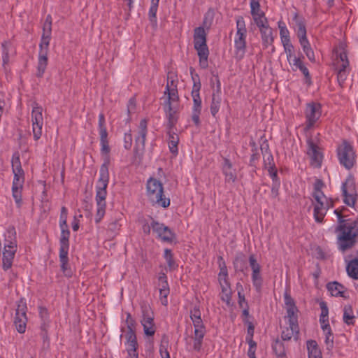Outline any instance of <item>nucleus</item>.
Listing matches in <instances>:
<instances>
[{"mask_svg": "<svg viewBox=\"0 0 358 358\" xmlns=\"http://www.w3.org/2000/svg\"><path fill=\"white\" fill-rule=\"evenodd\" d=\"M110 159L108 157L104 159L99 171V178L96 186L95 201L96 204V213L95 222L99 223L103 218L106 208L107 187L109 182L108 166Z\"/></svg>", "mask_w": 358, "mask_h": 358, "instance_id": "obj_1", "label": "nucleus"}, {"mask_svg": "<svg viewBox=\"0 0 358 358\" xmlns=\"http://www.w3.org/2000/svg\"><path fill=\"white\" fill-rule=\"evenodd\" d=\"M338 248L342 252L352 248L358 239V220L348 219L335 229Z\"/></svg>", "mask_w": 358, "mask_h": 358, "instance_id": "obj_2", "label": "nucleus"}, {"mask_svg": "<svg viewBox=\"0 0 358 358\" xmlns=\"http://www.w3.org/2000/svg\"><path fill=\"white\" fill-rule=\"evenodd\" d=\"M146 196L153 206L164 208L170 206L171 201L164 194L163 184L154 178H150L146 183Z\"/></svg>", "mask_w": 358, "mask_h": 358, "instance_id": "obj_3", "label": "nucleus"}, {"mask_svg": "<svg viewBox=\"0 0 358 358\" xmlns=\"http://www.w3.org/2000/svg\"><path fill=\"white\" fill-rule=\"evenodd\" d=\"M194 48L197 52L199 66L203 69L208 67L209 50L207 45V34L203 27L194 30Z\"/></svg>", "mask_w": 358, "mask_h": 358, "instance_id": "obj_4", "label": "nucleus"}, {"mask_svg": "<svg viewBox=\"0 0 358 358\" xmlns=\"http://www.w3.org/2000/svg\"><path fill=\"white\" fill-rule=\"evenodd\" d=\"M236 33L234 38V57L241 61L246 52L247 29L243 16L236 17Z\"/></svg>", "mask_w": 358, "mask_h": 358, "instance_id": "obj_5", "label": "nucleus"}, {"mask_svg": "<svg viewBox=\"0 0 358 358\" xmlns=\"http://www.w3.org/2000/svg\"><path fill=\"white\" fill-rule=\"evenodd\" d=\"M219 259L222 262L219 263L220 271L217 275L218 282L221 289L220 298L227 306H230L233 292L229 282L228 271L222 257H220Z\"/></svg>", "mask_w": 358, "mask_h": 358, "instance_id": "obj_6", "label": "nucleus"}, {"mask_svg": "<svg viewBox=\"0 0 358 358\" xmlns=\"http://www.w3.org/2000/svg\"><path fill=\"white\" fill-rule=\"evenodd\" d=\"M341 190L343 203L350 207L355 208L358 194L355 178L352 173H349L342 182Z\"/></svg>", "mask_w": 358, "mask_h": 358, "instance_id": "obj_7", "label": "nucleus"}, {"mask_svg": "<svg viewBox=\"0 0 358 358\" xmlns=\"http://www.w3.org/2000/svg\"><path fill=\"white\" fill-rule=\"evenodd\" d=\"M337 157L341 166L347 170L352 169L357 163V154L353 146L346 140H343L337 148Z\"/></svg>", "mask_w": 358, "mask_h": 358, "instance_id": "obj_8", "label": "nucleus"}, {"mask_svg": "<svg viewBox=\"0 0 358 358\" xmlns=\"http://www.w3.org/2000/svg\"><path fill=\"white\" fill-rule=\"evenodd\" d=\"M317 134L315 137H308L306 140V154L310 157V164L314 168H320L323 159L322 149L319 145V138Z\"/></svg>", "mask_w": 358, "mask_h": 358, "instance_id": "obj_9", "label": "nucleus"}, {"mask_svg": "<svg viewBox=\"0 0 358 358\" xmlns=\"http://www.w3.org/2000/svg\"><path fill=\"white\" fill-rule=\"evenodd\" d=\"M313 217L316 222L322 223L330 208L334 206V201L326 196L317 195L312 201Z\"/></svg>", "mask_w": 358, "mask_h": 358, "instance_id": "obj_10", "label": "nucleus"}, {"mask_svg": "<svg viewBox=\"0 0 358 358\" xmlns=\"http://www.w3.org/2000/svg\"><path fill=\"white\" fill-rule=\"evenodd\" d=\"M306 125L305 131L315 127L322 115V106L319 103L310 102L306 104L305 109Z\"/></svg>", "mask_w": 358, "mask_h": 358, "instance_id": "obj_11", "label": "nucleus"}, {"mask_svg": "<svg viewBox=\"0 0 358 358\" xmlns=\"http://www.w3.org/2000/svg\"><path fill=\"white\" fill-rule=\"evenodd\" d=\"M98 130L100 138L101 153L105 157H109L110 148L109 146L108 133L107 131L105 115L103 113L99 115Z\"/></svg>", "mask_w": 358, "mask_h": 358, "instance_id": "obj_12", "label": "nucleus"}, {"mask_svg": "<svg viewBox=\"0 0 358 358\" xmlns=\"http://www.w3.org/2000/svg\"><path fill=\"white\" fill-rule=\"evenodd\" d=\"M333 54L335 57L334 59L335 70L336 71L338 70L350 71V62L345 50V45L341 43L334 49Z\"/></svg>", "mask_w": 358, "mask_h": 358, "instance_id": "obj_13", "label": "nucleus"}, {"mask_svg": "<svg viewBox=\"0 0 358 358\" xmlns=\"http://www.w3.org/2000/svg\"><path fill=\"white\" fill-rule=\"evenodd\" d=\"M284 303L286 309L289 325H299L298 324V313L299 309L296 306L294 299L291 296L289 291L286 289L284 293Z\"/></svg>", "mask_w": 358, "mask_h": 358, "instance_id": "obj_14", "label": "nucleus"}, {"mask_svg": "<svg viewBox=\"0 0 358 358\" xmlns=\"http://www.w3.org/2000/svg\"><path fill=\"white\" fill-rule=\"evenodd\" d=\"M142 319L141 323L143 327V331L146 336H152L155 333L154 324V313L150 306L143 304L141 306Z\"/></svg>", "mask_w": 358, "mask_h": 358, "instance_id": "obj_15", "label": "nucleus"}, {"mask_svg": "<svg viewBox=\"0 0 358 358\" xmlns=\"http://www.w3.org/2000/svg\"><path fill=\"white\" fill-rule=\"evenodd\" d=\"M43 108L34 103L31 111L32 131L34 140H38L42 136L43 125Z\"/></svg>", "mask_w": 358, "mask_h": 358, "instance_id": "obj_16", "label": "nucleus"}, {"mask_svg": "<svg viewBox=\"0 0 358 358\" xmlns=\"http://www.w3.org/2000/svg\"><path fill=\"white\" fill-rule=\"evenodd\" d=\"M249 264L252 270L251 279L253 287L258 293H261L263 285V278L261 273V266L257 262L255 255L249 256Z\"/></svg>", "mask_w": 358, "mask_h": 358, "instance_id": "obj_17", "label": "nucleus"}, {"mask_svg": "<svg viewBox=\"0 0 358 358\" xmlns=\"http://www.w3.org/2000/svg\"><path fill=\"white\" fill-rule=\"evenodd\" d=\"M201 86V85L199 83L193 85L192 90V96L193 99L192 120L194 124L197 127H199L201 124L200 115L201 113V99L199 94Z\"/></svg>", "mask_w": 358, "mask_h": 358, "instance_id": "obj_18", "label": "nucleus"}, {"mask_svg": "<svg viewBox=\"0 0 358 358\" xmlns=\"http://www.w3.org/2000/svg\"><path fill=\"white\" fill-rule=\"evenodd\" d=\"M178 101H172L169 99H166L164 103V110L167 119L166 129H176V124L178 122V114L176 110V105Z\"/></svg>", "mask_w": 358, "mask_h": 358, "instance_id": "obj_19", "label": "nucleus"}, {"mask_svg": "<svg viewBox=\"0 0 358 358\" xmlns=\"http://www.w3.org/2000/svg\"><path fill=\"white\" fill-rule=\"evenodd\" d=\"M152 229L164 242L171 243L175 238V234L166 226L155 220L151 222Z\"/></svg>", "mask_w": 358, "mask_h": 358, "instance_id": "obj_20", "label": "nucleus"}, {"mask_svg": "<svg viewBox=\"0 0 358 358\" xmlns=\"http://www.w3.org/2000/svg\"><path fill=\"white\" fill-rule=\"evenodd\" d=\"M26 311V303L22 301H20L17 304V308L16 309L15 313V317L14 320L16 329L20 334L24 333L26 330V325L27 322Z\"/></svg>", "mask_w": 358, "mask_h": 358, "instance_id": "obj_21", "label": "nucleus"}, {"mask_svg": "<svg viewBox=\"0 0 358 358\" xmlns=\"http://www.w3.org/2000/svg\"><path fill=\"white\" fill-rule=\"evenodd\" d=\"M16 251L17 244L15 242L10 241L8 244L5 245L2 258L4 271L11 268Z\"/></svg>", "mask_w": 358, "mask_h": 358, "instance_id": "obj_22", "label": "nucleus"}, {"mask_svg": "<svg viewBox=\"0 0 358 358\" xmlns=\"http://www.w3.org/2000/svg\"><path fill=\"white\" fill-rule=\"evenodd\" d=\"M148 134V120L142 119L138 127L137 134L135 136L136 147L144 149L145 146V140Z\"/></svg>", "mask_w": 358, "mask_h": 358, "instance_id": "obj_23", "label": "nucleus"}, {"mask_svg": "<svg viewBox=\"0 0 358 358\" xmlns=\"http://www.w3.org/2000/svg\"><path fill=\"white\" fill-rule=\"evenodd\" d=\"M164 94L167 95L166 99L172 101H178L179 96L177 89V80L168 76Z\"/></svg>", "mask_w": 358, "mask_h": 358, "instance_id": "obj_24", "label": "nucleus"}, {"mask_svg": "<svg viewBox=\"0 0 358 358\" xmlns=\"http://www.w3.org/2000/svg\"><path fill=\"white\" fill-rule=\"evenodd\" d=\"M222 171L224 176V180L226 182H234L236 180V173L230 160L227 158H224V162L222 166Z\"/></svg>", "mask_w": 358, "mask_h": 358, "instance_id": "obj_25", "label": "nucleus"}, {"mask_svg": "<svg viewBox=\"0 0 358 358\" xmlns=\"http://www.w3.org/2000/svg\"><path fill=\"white\" fill-rule=\"evenodd\" d=\"M176 129H167V135H168V145L170 152L174 155H177L178 153V145L179 143V136L175 132Z\"/></svg>", "mask_w": 358, "mask_h": 358, "instance_id": "obj_26", "label": "nucleus"}, {"mask_svg": "<svg viewBox=\"0 0 358 358\" xmlns=\"http://www.w3.org/2000/svg\"><path fill=\"white\" fill-rule=\"evenodd\" d=\"M327 289L332 296L346 298L344 294L345 287L336 281L327 283Z\"/></svg>", "mask_w": 358, "mask_h": 358, "instance_id": "obj_27", "label": "nucleus"}, {"mask_svg": "<svg viewBox=\"0 0 358 358\" xmlns=\"http://www.w3.org/2000/svg\"><path fill=\"white\" fill-rule=\"evenodd\" d=\"M48 66V54H46V50L43 52H39L38 58V65H37V71L36 76L38 78H42L46 67Z\"/></svg>", "mask_w": 358, "mask_h": 358, "instance_id": "obj_28", "label": "nucleus"}, {"mask_svg": "<svg viewBox=\"0 0 358 358\" xmlns=\"http://www.w3.org/2000/svg\"><path fill=\"white\" fill-rule=\"evenodd\" d=\"M346 264V271L349 277L354 280H358V256L348 261Z\"/></svg>", "mask_w": 358, "mask_h": 358, "instance_id": "obj_29", "label": "nucleus"}, {"mask_svg": "<svg viewBox=\"0 0 358 358\" xmlns=\"http://www.w3.org/2000/svg\"><path fill=\"white\" fill-rule=\"evenodd\" d=\"M306 344L308 358H322V352L315 341L309 340Z\"/></svg>", "mask_w": 358, "mask_h": 358, "instance_id": "obj_30", "label": "nucleus"}, {"mask_svg": "<svg viewBox=\"0 0 358 358\" xmlns=\"http://www.w3.org/2000/svg\"><path fill=\"white\" fill-rule=\"evenodd\" d=\"M261 34V38L262 44L265 48H267L269 45H271L273 43L274 38L273 36V30L268 27L266 29L259 31Z\"/></svg>", "mask_w": 358, "mask_h": 358, "instance_id": "obj_31", "label": "nucleus"}, {"mask_svg": "<svg viewBox=\"0 0 358 358\" xmlns=\"http://www.w3.org/2000/svg\"><path fill=\"white\" fill-rule=\"evenodd\" d=\"M122 220V215L118 214L114 219H112L111 221L108 223V231L111 233L113 236H115L117 234L118 231L120 230L122 227V224L120 221Z\"/></svg>", "mask_w": 358, "mask_h": 358, "instance_id": "obj_32", "label": "nucleus"}, {"mask_svg": "<svg viewBox=\"0 0 358 358\" xmlns=\"http://www.w3.org/2000/svg\"><path fill=\"white\" fill-rule=\"evenodd\" d=\"M343 322L348 325H353L355 322V317L352 308L350 305H346L343 308Z\"/></svg>", "mask_w": 358, "mask_h": 358, "instance_id": "obj_33", "label": "nucleus"}, {"mask_svg": "<svg viewBox=\"0 0 358 358\" xmlns=\"http://www.w3.org/2000/svg\"><path fill=\"white\" fill-rule=\"evenodd\" d=\"M70 231L62 230L59 238V251L69 252Z\"/></svg>", "mask_w": 358, "mask_h": 358, "instance_id": "obj_34", "label": "nucleus"}, {"mask_svg": "<svg viewBox=\"0 0 358 358\" xmlns=\"http://www.w3.org/2000/svg\"><path fill=\"white\" fill-rule=\"evenodd\" d=\"M299 332V325H289L288 327H287L285 329L282 330L281 334V338L283 341H289L292 336L294 335L298 334Z\"/></svg>", "mask_w": 358, "mask_h": 358, "instance_id": "obj_35", "label": "nucleus"}, {"mask_svg": "<svg viewBox=\"0 0 358 358\" xmlns=\"http://www.w3.org/2000/svg\"><path fill=\"white\" fill-rule=\"evenodd\" d=\"M222 98L220 94H216L215 92L212 95V101L210 103V113L215 117L218 113L220 104H221Z\"/></svg>", "mask_w": 358, "mask_h": 358, "instance_id": "obj_36", "label": "nucleus"}, {"mask_svg": "<svg viewBox=\"0 0 358 358\" xmlns=\"http://www.w3.org/2000/svg\"><path fill=\"white\" fill-rule=\"evenodd\" d=\"M300 45L302 47V49L306 54L308 59L312 62H315V54L314 52L310 45V43L308 39L303 40L299 41Z\"/></svg>", "mask_w": 358, "mask_h": 358, "instance_id": "obj_37", "label": "nucleus"}, {"mask_svg": "<svg viewBox=\"0 0 358 358\" xmlns=\"http://www.w3.org/2000/svg\"><path fill=\"white\" fill-rule=\"evenodd\" d=\"M278 24L282 44L291 42L289 31L285 24L281 21H279Z\"/></svg>", "mask_w": 358, "mask_h": 358, "instance_id": "obj_38", "label": "nucleus"}, {"mask_svg": "<svg viewBox=\"0 0 358 358\" xmlns=\"http://www.w3.org/2000/svg\"><path fill=\"white\" fill-rule=\"evenodd\" d=\"M69 252H63L59 251V261L61 263V269L64 273V274L67 276H71V272L68 271V264H69V257H68Z\"/></svg>", "mask_w": 358, "mask_h": 358, "instance_id": "obj_39", "label": "nucleus"}, {"mask_svg": "<svg viewBox=\"0 0 358 358\" xmlns=\"http://www.w3.org/2000/svg\"><path fill=\"white\" fill-rule=\"evenodd\" d=\"M296 34L299 38V41H303L308 39L306 36V28L305 22L303 20H296Z\"/></svg>", "mask_w": 358, "mask_h": 358, "instance_id": "obj_40", "label": "nucleus"}, {"mask_svg": "<svg viewBox=\"0 0 358 358\" xmlns=\"http://www.w3.org/2000/svg\"><path fill=\"white\" fill-rule=\"evenodd\" d=\"M124 337L126 339V350L127 349H138V344L137 342V338L136 334H125Z\"/></svg>", "mask_w": 358, "mask_h": 358, "instance_id": "obj_41", "label": "nucleus"}, {"mask_svg": "<svg viewBox=\"0 0 358 358\" xmlns=\"http://www.w3.org/2000/svg\"><path fill=\"white\" fill-rule=\"evenodd\" d=\"M11 166L13 172L24 171L22 167L20 154L18 152H15L12 156Z\"/></svg>", "mask_w": 358, "mask_h": 358, "instance_id": "obj_42", "label": "nucleus"}, {"mask_svg": "<svg viewBox=\"0 0 358 358\" xmlns=\"http://www.w3.org/2000/svg\"><path fill=\"white\" fill-rule=\"evenodd\" d=\"M39 316L42 320L41 328L42 330L45 331L48 323L49 322V313L48 310L45 307H39Z\"/></svg>", "mask_w": 358, "mask_h": 358, "instance_id": "obj_43", "label": "nucleus"}, {"mask_svg": "<svg viewBox=\"0 0 358 358\" xmlns=\"http://www.w3.org/2000/svg\"><path fill=\"white\" fill-rule=\"evenodd\" d=\"M264 165L266 170L275 167L273 157L269 150H266L263 155Z\"/></svg>", "mask_w": 358, "mask_h": 358, "instance_id": "obj_44", "label": "nucleus"}, {"mask_svg": "<svg viewBox=\"0 0 358 358\" xmlns=\"http://www.w3.org/2000/svg\"><path fill=\"white\" fill-rule=\"evenodd\" d=\"M255 23L259 29V31L266 29L269 27L267 18L265 17V14H261L252 17Z\"/></svg>", "mask_w": 358, "mask_h": 358, "instance_id": "obj_45", "label": "nucleus"}, {"mask_svg": "<svg viewBox=\"0 0 358 358\" xmlns=\"http://www.w3.org/2000/svg\"><path fill=\"white\" fill-rule=\"evenodd\" d=\"M23 186L13 185H12V194L15 201L18 207H20L22 203V190Z\"/></svg>", "mask_w": 358, "mask_h": 358, "instance_id": "obj_46", "label": "nucleus"}, {"mask_svg": "<svg viewBox=\"0 0 358 358\" xmlns=\"http://www.w3.org/2000/svg\"><path fill=\"white\" fill-rule=\"evenodd\" d=\"M194 326V336H205L206 333V326L203 322L201 321H196L194 322H192Z\"/></svg>", "mask_w": 358, "mask_h": 358, "instance_id": "obj_47", "label": "nucleus"}, {"mask_svg": "<svg viewBox=\"0 0 358 358\" xmlns=\"http://www.w3.org/2000/svg\"><path fill=\"white\" fill-rule=\"evenodd\" d=\"M126 324L127 331H126L125 334H136V321L131 317V315L129 313H127Z\"/></svg>", "mask_w": 358, "mask_h": 358, "instance_id": "obj_48", "label": "nucleus"}, {"mask_svg": "<svg viewBox=\"0 0 358 358\" xmlns=\"http://www.w3.org/2000/svg\"><path fill=\"white\" fill-rule=\"evenodd\" d=\"M282 45L286 53L287 59L289 64H292V58L296 57L294 55V48L291 42L283 43Z\"/></svg>", "mask_w": 358, "mask_h": 358, "instance_id": "obj_49", "label": "nucleus"}, {"mask_svg": "<svg viewBox=\"0 0 358 358\" xmlns=\"http://www.w3.org/2000/svg\"><path fill=\"white\" fill-rule=\"evenodd\" d=\"M164 257L170 269H175L178 266L170 249H165Z\"/></svg>", "mask_w": 358, "mask_h": 358, "instance_id": "obj_50", "label": "nucleus"}, {"mask_svg": "<svg viewBox=\"0 0 358 358\" xmlns=\"http://www.w3.org/2000/svg\"><path fill=\"white\" fill-rule=\"evenodd\" d=\"M250 13L252 17L264 13L260 9V3L259 0H250Z\"/></svg>", "mask_w": 358, "mask_h": 358, "instance_id": "obj_51", "label": "nucleus"}, {"mask_svg": "<svg viewBox=\"0 0 358 358\" xmlns=\"http://www.w3.org/2000/svg\"><path fill=\"white\" fill-rule=\"evenodd\" d=\"M324 187V183L323 181L320 179H316L315 182H314V189L313 192L312 194L313 198L316 197L317 195L319 196H325L323 192L322 191V189Z\"/></svg>", "mask_w": 358, "mask_h": 358, "instance_id": "obj_52", "label": "nucleus"}, {"mask_svg": "<svg viewBox=\"0 0 358 358\" xmlns=\"http://www.w3.org/2000/svg\"><path fill=\"white\" fill-rule=\"evenodd\" d=\"M51 40V36L42 34L41 43L39 44L40 51L43 52L46 50V54L48 53L49 45Z\"/></svg>", "mask_w": 358, "mask_h": 358, "instance_id": "obj_53", "label": "nucleus"}, {"mask_svg": "<svg viewBox=\"0 0 358 358\" xmlns=\"http://www.w3.org/2000/svg\"><path fill=\"white\" fill-rule=\"evenodd\" d=\"M13 185L23 186L24 182V171L13 172Z\"/></svg>", "mask_w": 358, "mask_h": 358, "instance_id": "obj_54", "label": "nucleus"}, {"mask_svg": "<svg viewBox=\"0 0 358 358\" xmlns=\"http://www.w3.org/2000/svg\"><path fill=\"white\" fill-rule=\"evenodd\" d=\"M190 319L192 322H196L198 320L201 321V312L200 310V308L198 306H194L189 312Z\"/></svg>", "mask_w": 358, "mask_h": 358, "instance_id": "obj_55", "label": "nucleus"}, {"mask_svg": "<svg viewBox=\"0 0 358 358\" xmlns=\"http://www.w3.org/2000/svg\"><path fill=\"white\" fill-rule=\"evenodd\" d=\"M158 280L159 291L169 289V286L167 282V277L164 273H159Z\"/></svg>", "mask_w": 358, "mask_h": 358, "instance_id": "obj_56", "label": "nucleus"}, {"mask_svg": "<svg viewBox=\"0 0 358 358\" xmlns=\"http://www.w3.org/2000/svg\"><path fill=\"white\" fill-rule=\"evenodd\" d=\"M159 3H151L150 2V7L149 9V19L151 22H156L157 19V12L158 9Z\"/></svg>", "mask_w": 358, "mask_h": 358, "instance_id": "obj_57", "label": "nucleus"}, {"mask_svg": "<svg viewBox=\"0 0 358 358\" xmlns=\"http://www.w3.org/2000/svg\"><path fill=\"white\" fill-rule=\"evenodd\" d=\"M236 286L241 287V289H238V305L241 308H243L245 306V303H248L245 301V295L243 294V285L240 282L236 283Z\"/></svg>", "mask_w": 358, "mask_h": 358, "instance_id": "obj_58", "label": "nucleus"}, {"mask_svg": "<svg viewBox=\"0 0 358 358\" xmlns=\"http://www.w3.org/2000/svg\"><path fill=\"white\" fill-rule=\"evenodd\" d=\"M350 71L338 70L336 71L337 73V80L341 87H343V85L347 80Z\"/></svg>", "mask_w": 358, "mask_h": 358, "instance_id": "obj_59", "label": "nucleus"}, {"mask_svg": "<svg viewBox=\"0 0 358 358\" xmlns=\"http://www.w3.org/2000/svg\"><path fill=\"white\" fill-rule=\"evenodd\" d=\"M136 101L134 97H131L129 99L127 103V113H128V120H130V115L136 112Z\"/></svg>", "mask_w": 358, "mask_h": 358, "instance_id": "obj_60", "label": "nucleus"}, {"mask_svg": "<svg viewBox=\"0 0 358 358\" xmlns=\"http://www.w3.org/2000/svg\"><path fill=\"white\" fill-rule=\"evenodd\" d=\"M133 138L131 131L125 133L124 135V148L126 150H130L132 145Z\"/></svg>", "mask_w": 358, "mask_h": 358, "instance_id": "obj_61", "label": "nucleus"}, {"mask_svg": "<svg viewBox=\"0 0 358 358\" xmlns=\"http://www.w3.org/2000/svg\"><path fill=\"white\" fill-rule=\"evenodd\" d=\"M205 336H194V344H193V349L196 351L199 352L201 349L202 344H203V339Z\"/></svg>", "mask_w": 358, "mask_h": 358, "instance_id": "obj_62", "label": "nucleus"}, {"mask_svg": "<svg viewBox=\"0 0 358 358\" xmlns=\"http://www.w3.org/2000/svg\"><path fill=\"white\" fill-rule=\"evenodd\" d=\"M1 47L3 49V50H2L3 66H5L6 65H7L9 63V59H10L9 52H8V49L6 47V43H2Z\"/></svg>", "mask_w": 358, "mask_h": 358, "instance_id": "obj_63", "label": "nucleus"}, {"mask_svg": "<svg viewBox=\"0 0 358 358\" xmlns=\"http://www.w3.org/2000/svg\"><path fill=\"white\" fill-rule=\"evenodd\" d=\"M325 334V343L328 346V348H333L334 345V338L332 336V331L331 328H329V331L326 330L323 331Z\"/></svg>", "mask_w": 358, "mask_h": 358, "instance_id": "obj_64", "label": "nucleus"}]
</instances>
